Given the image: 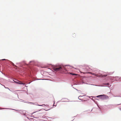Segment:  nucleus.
<instances>
[{
  "mask_svg": "<svg viewBox=\"0 0 121 121\" xmlns=\"http://www.w3.org/2000/svg\"><path fill=\"white\" fill-rule=\"evenodd\" d=\"M63 68V66L56 65L53 67V69L55 71H58L60 70H62Z\"/></svg>",
  "mask_w": 121,
  "mask_h": 121,
  "instance_id": "nucleus-1",
  "label": "nucleus"
},
{
  "mask_svg": "<svg viewBox=\"0 0 121 121\" xmlns=\"http://www.w3.org/2000/svg\"><path fill=\"white\" fill-rule=\"evenodd\" d=\"M105 95H101L97 96H96L97 97H99L101 99H104L105 98Z\"/></svg>",
  "mask_w": 121,
  "mask_h": 121,
  "instance_id": "nucleus-2",
  "label": "nucleus"
},
{
  "mask_svg": "<svg viewBox=\"0 0 121 121\" xmlns=\"http://www.w3.org/2000/svg\"><path fill=\"white\" fill-rule=\"evenodd\" d=\"M85 95H83L82 96H79L78 97V98L80 100H84V99H83L82 97H84Z\"/></svg>",
  "mask_w": 121,
  "mask_h": 121,
  "instance_id": "nucleus-3",
  "label": "nucleus"
},
{
  "mask_svg": "<svg viewBox=\"0 0 121 121\" xmlns=\"http://www.w3.org/2000/svg\"><path fill=\"white\" fill-rule=\"evenodd\" d=\"M88 73L91 74H92V75H95V76L97 75H95V73H92V72H89Z\"/></svg>",
  "mask_w": 121,
  "mask_h": 121,
  "instance_id": "nucleus-4",
  "label": "nucleus"
},
{
  "mask_svg": "<svg viewBox=\"0 0 121 121\" xmlns=\"http://www.w3.org/2000/svg\"><path fill=\"white\" fill-rule=\"evenodd\" d=\"M17 84H25L24 83H20V82H17Z\"/></svg>",
  "mask_w": 121,
  "mask_h": 121,
  "instance_id": "nucleus-5",
  "label": "nucleus"
},
{
  "mask_svg": "<svg viewBox=\"0 0 121 121\" xmlns=\"http://www.w3.org/2000/svg\"><path fill=\"white\" fill-rule=\"evenodd\" d=\"M38 105L39 106H44L45 105L44 104H43L42 105Z\"/></svg>",
  "mask_w": 121,
  "mask_h": 121,
  "instance_id": "nucleus-6",
  "label": "nucleus"
},
{
  "mask_svg": "<svg viewBox=\"0 0 121 121\" xmlns=\"http://www.w3.org/2000/svg\"><path fill=\"white\" fill-rule=\"evenodd\" d=\"M70 74H72V75H77V74H75V73H70Z\"/></svg>",
  "mask_w": 121,
  "mask_h": 121,
  "instance_id": "nucleus-7",
  "label": "nucleus"
},
{
  "mask_svg": "<svg viewBox=\"0 0 121 121\" xmlns=\"http://www.w3.org/2000/svg\"><path fill=\"white\" fill-rule=\"evenodd\" d=\"M40 110H38V111H36V112H34L32 114H34V113H35L36 112H38V111H40Z\"/></svg>",
  "mask_w": 121,
  "mask_h": 121,
  "instance_id": "nucleus-8",
  "label": "nucleus"
},
{
  "mask_svg": "<svg viewBox=\"0 0 121 121\" xmlns=\"http://www.w3.org/2000/svg\"><path fill=\"white\" fill-rule=\"evenodd\" d=\"M73 37H74L76 35L75 34V33H74L73 34Z\"/></svg>",
  "mask_w": 121,
  "mask_h": 121,
  "instance_id": "nucleus-9",
  "label": "nucleus"
},
{
  "mask_svg": "<svg viewBox=\"0 0 121 121\" xmlns=\"http://www.w3.org/2000/svg\"><path fill=\"white\" fill-rule=\"evenodd\" d=\"M4 87H5V88H7V89H9V90H10V89H9V88H8V87H5V86L4 85Z\"/></svg>",
  "mask_w": 121,
  "mask_h": 121,
  "instance_id": "nucleus-10",
  "label": "nucleus"
},
{
  "mask_svg": "<svg viewBox=\"0 0 121 121\" xmlns=\"http://www.w3.org/2000/svg\"><path fill=\"white\" fill-rule=\"evenodd\" d=\"M107 76V75H104L103 76V77L104 76V77H106V76Z\"/></svg>",
  "mask_w": 121,
  "mask_h": 121,
  "instance_id": "nucleus-11",
  "label": "nucleus"
},
{
  "mask_svg": "<svg viewBox=\"0 0 121 121\" xmlns=\"http://www.w3.org/2000/svg\"><path fill=\"white\" fill-rule=\"evenodd\" d=\"M108 83H107L106 84H105V85H108Z\"/></svg>",
  "mask_w": 121,
  "mask_h": 121,
  "instance_id": "nucleus-12",
  "label": "nucleus"
},
{
  "mask_svg": "<svg viewBox=\"0 0 121 121\" xmlns=\"http://www.w3.org/2000/svg\"><path fill=\"white\" fill-rule=\"evenodd\" d=\"M13 65H14V64L13 63H12V64Z\"/></svg>",
  "mask_w": 121,
  "mask_h": 121,
  "instance_id": "nucleus-13",
  "label": "nucleus"
},
{
  "mask_svg": "<svg viewBox=\"0 0 121 121\" xmlns=\"http://www.w3.org/2000/svg\"><path fill=\"white\" fill-rule=\"evenodd\" d=\"M6 59H3L2 60H5Z\"/></svg>",
  "mask_w": 121,
  "mask_h": 121,
  "instance_id": "nucleus-14",
  "label": "nucleus"
},
{
  "mask_svg": "<svg viewBox=\"0 0 121 121\" xmlns=\"http://www.w3.org/2000/svg\"><path fill=\"white\" fill-rule=\"evenodd\" d=\"M102 76V75H100L99 76Z\"/></svg>",
  "mask_w": 121,
  "mask_h": 121,
  "instance_id": "nucleus-15",
  "label": "nucleus"
}]
</instances>
